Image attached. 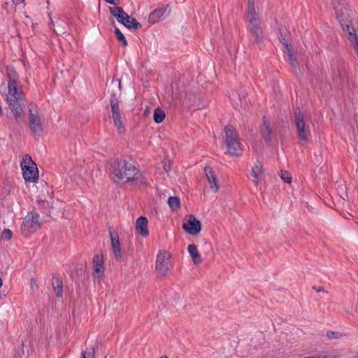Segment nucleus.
<instances>
[{
  "label": "nucleus",
  "mask_w": 358,
  "mask_h": 358,
  "mask_svg": "<svg viewBox=\"0 0 358 358\" xmlns=\"http://www.w3.org/2000/svg\"><path fill=\"white\" fill-rule=\"evenodd\" d=\"M336 356L334 355H317V356H309L305 358H336Z\"/></svg>",
  "instance_id": "obj_37"
},
{
  "label": "nucleus",
  "mask_w": 358,
  "mask_h": 358,
  "mask_svg": "<svg viewBox=\"0 0 358 358\" xmlns=\"http://www.w3.org/2000/svg\"><path fill=\"white\" fill-rule=\"evenodd\" d=\"M12 231L9 229H3L1 237L3 240L8 241L12 238Z\"/></svg>",
  "instance_id": "obj_35"
},
{
  "label": "nucleus",
  "mask_w": 358,
  "mask_h": 358,
  "mask_svg": "<svg viewBox=\"0 0 358 358\" xmlns=\"http://www.w3.org/2000/svg\"><path fill=\"white\" fill-rule=\"evenodd\" d=\"M331 69L334 80L339 83L344 82L345 78L347 77V70L345 62L342 60L336 61L331 64Z\"/></svg>",
  "instance_id": "obj_12"
},
{
  "label": "nucleus",
  "mask_w": 358,
  "mask_h": 358,
  "mask_svg": "<svg viewBox=\"0 0 358 358\" xmlns=\"http://www.w3.org/2000/svg\"><path fill=\"white\" fill-rule=\"evenodd\" d=\"M247 31L249 42L251 45H260L264 38V33L261 25L260 18L257 15H248Z\"/></svg>",
  "instance_id": "obj_3"
},
{
  "label": "nucleus",
  "mask_w": 358,
  "mask_h": 358,
  "mask_svg": "<svg viewBox=\"0 0 358 358\" xmlns=\"http://www.w3.org/2000/svg\"><path fill=\"white\" fill-rule=\"evenodd\" d=\"M338 335H339L338 332L332 331H327V337L331 339L338 338Z\"/></svg>",
  "instance_id": "obj_36"
},
{
  "label": "nucleus",
  "mask_w": 358,
  "mask_h": 358,
  "mask_svg": "<svg viewBox=\"0 0 358 358\" xmlns=\"http://www.w3.org/2000/svg\"><path fill=\"white\" fill-rule=\"evenodd\" d=\"M103 257L101 255H95L92 259L93 271L94 274H101L104 273V268L103 266Z\"/></svg>",
  "instance_id": "obj_21"
},
{
  "label": "nucleus",
  "mask_w": 358,
  "mask_h": 358,
  "mask_svg": "<svg viewBox=\"0 0 358 358\" xmlns=\"http://www.w3.org/2000/svg\"><path fill=\"white\" fill-rule=\"evenodd\" d=\"M253 15H257L255 6V0H248L247 16Z\"/></svg>",
  "instance_id": "obj_31"
},
{
  "label": "nucleus",
  "mask_w": 358,
  "mask_h": 358,
  "mask_svg": "<svg viewBox=\"0 0 358 358\" xmlns=\"http://www.w3.org/2000/svg\"><path fill=\"white\" fill-rule=\"evenodd\" d=\"M113 13H119L117 12V10H115V11L113 12Z\"/></svg>",
  "instance_id": "obj_46"
},
{
  "label": "nucleus",
  "mask_w": 358,
  "mask_h": 358,
  "mask_svg": "<svg viewBox=\"0 0 358 358\" xmlns=\"http://www.w3.org/2000/svg\"><path fill=\"white\" fill-rule=\"evenodd\" d=\"M205 174L206 178L210 185L211 189L217 192L219 190V187L217 183V179L213 171V169L210 166H206L204 169Z\"/></svg>",
  "instance_id": "obj_18"
},
{
  "label": "nucleus",
  "mask_w": 358,
  "mask_h": 358,
  "mask_svg": "<svg viewBox=\"0 0 358 358\" xmlns=\"http://www.w3.org/2000/svg\"><path fill=\"white\" fill-rule=\"evenodd\" d=\"M170 254L166 252H159L157 256L155 268L159 275L166 276L172 268L170 261Z\"/></svg>",
  "instance_id": "obj_9"
},
{
  "label": "nucleus",
  "mask_w": 358,
  "mask_h": 358,
  "mask_svg": "<svg viewBox=\"0 0 358 358\" xmlns=\"http://www.w3.org/2000/svg\"><path fill=\"white\" fill-rule=\"evenodd\" d=\"M168 203L173 210L180 208V200L178 196H170L168 199Z\"/></svg>",
  "instance_id": "obj_28"
},
{
  "label": "nucleus",
  "mask_w": 358,
  "mask_h": 358,
  "mask_svg": "<svg viewBox=\"0 0 358 358\" xmlns=\"http://www.w3.org/2000/svg\"><path fill=\"white\" fill-rule=\"evenodd\" d=\"M110 237L111 240V245L113 248L115 257L117 259H120L122 257V250L119 241V236L117 233L113 231L111 229L109 230Z\"/></svg>",
  "instance_id": "obj_16"
},
{
  "label": "nucleus",
  "mask_w": 358,
  "mask_h": 358,
  "mask_svg": "<svg viewBox=\"0 0 358 358\" xmlns=\"http://www.w3.org/2000/svg\"><path fill=\"white\" fill-rule=\"evenodd\" d=\"M287 52L288 62L293 68H296L299 66V62L296 57L292 52V48L286 49Z\"/></svg>",
  "instance_id": "obj_26"
},
{
  "label": "nucleus",
  "mask_w": 358,
  "mask_h": 358,
  "mask_svg": "<svg viewBox=\"0 0 358 358\" xmlns=\"http://www.w3.org/2000/svg\"><path fill=\"white\" fill-rule=\"evenodd\" d=\"M164 171L166 172L169 171L171 170V164H170V163H169V164L164 163Z\"/></svg>",
  "instance_id": "obj_38"
},
{
  "label": "nucleus",
  "mask_w": 358,
  "mask_h": 358,
  "mask_svg": "<svg viewBox=\"0 0 358 358\" xmlns=\"http://www.w3.org/2000/svg\"><path fill=\"white\" fill-rule=\"evenodd\" d=\"M352 358H358V352L352 357Z\"/></svg>",
  "instance_id": "obj_43"
},
{
  "label": "nucleus",
  "mask_w": 358,
  "mask_h": 358,
  "mask_svg": "<svg viewBox=\"0 0 358 358\" xmlns=\"http://www.w3.org/2000/svg\"><path fill=\"white\" fill-rule=\"evenodd\" d=\"M8 92L16 94V90H22L18 85L19 76L13 66H8L6 69Z\"/></svg>",
  "instance_id": "obj_10"
},
{
  "label": "nucleus",
  "mask_w": 358,
  "mask_h": 358,
  "mask_svg": "<svg viewBox=\"0 0 358 358\" xmlns=\"http://www.w3.org/2000/svg\"><path fill=\"white\" fill-rule=\"evenodd\" d=\"M39 215L35 212H29L24 218L21 226V230L26 236L29 233H33L38 230L41 227L39 222Z\"/></svg>",
  "instance_id": "obj_8"
},
{
  "label": "nucleus",
  "mask_w": 358,
  "mask_h": 358,
  "mask_svg": "<svg viewBox=\"0 0 358 358\" xmlns=\"http://www.w3.org/2000/svg\"><path fill=\"white\" fill-rule=\"evenodd\" d=\"M337 20L343 31L358 56V33L350 24L349 8L345 0H331Z\"/></svg>",
  "instance_id": "obj_2"
},
{
  "label": "nucleus",
  "mask_w": 358,
  "mask_h": 358,
  "mask_svg": "<svg viewBox=\"0 0 358 358\" xmlns=\"http://www.w3.org/2000/svg\"><path fill=\"white\" fill-rule=\"evenodd\" d=\"M114 124L120 133L124 131V127L121 120V115H117L113 117Z\"/></svg>",
  "instance_id": "obj_30"
},
{
  "label": "nucleus",
  "mask_w": 358,
  "mask_h": 358,
  "mask_svg": "<svg viewBox=\"0 0 358 358\" xmlns=\"http://www.w3.org/2000/svg\"><path fill=\"white\" fill-rule=\"evenodd\" d=\"M188 252L189 253L190 257L192 259L193 262L195 264H199L201 262V257L198 251L197 247L194 244L189 245L187 247Z\"/></svg>",
  "instance_id": "obj_23"
},
{
  "label": "nucleus",
  "mask_w": 358,
  "mask_h": 358,
  "mask_svg": "<svg viewBox=\"0 0 358 358\" xmlns=\"http://www.w3.org/2000/svg\"><path fill=\"white\" fill-rule=\"evenodd\" d=\"M294 124L301 144L306 143L311 136L310 124L306 116L299 108L294 113Z\"/></svg>",
  "instance_id": "obj_5"
},
{
  "label": "nucleus",
  "mask_w": 358,
  "mask_h": 358,
  "mask_svg": "<svg viewBox=\"0 0 358 358\" xmlns=\"http://www.w3.org/2000/svg\"><path fill=\"white\" fill-rule=\"evenodd\" d=\"M124 26H125L128 29H133L135 30L139 29L142 27L141 23L137 22L136 19L133 18L129 15H127Z\"/></svg>",
  "instance_id": "obj_25"
},
{
  "label": "nucleus",
  "mask_w": 358,
  "mask_h": 358,
  "mask_svg": "<svg viewBox=\"0 0 358 358\" xmlns=\"http://www.w3.org/2000/svg\"><path fill=\"white\" fill-rule=\"evenodd\" d=\"M117 82H118V87H119V88H120V87H121V83H120V80H118Z\"/></svg>",
  "instance_id": "obj_44"
},
{
  "label": "nucleus",
  "mask_w": 358,
  "mask_h": 358,
  "mask_svg": "<svg viewBox=\"0 0 358 358\" xmlns=\"http://www.w3.org/2000/svg\"><path fill=\"white\" fill-rule=\"evenodd\" d=\"M251 175L253 178L252 181L255 182V185L257 186L259 181L262 180L263 177V166L260 162L257 161L255 162L252 169Z\"/></svg>",
  "instance_id": "obj_19"
},
{
  "label": "nucleus",
  "mask_w": 358,
  "mask_h": 358,
  "mask_svg": "<svg viewBox=\"0 0 358 358\" xmlns=\"http://www.w3.org/2000/svg\"><path fill=\"white\" fill-rule=\"evenodd\" d=\"M160 358H168V357H167V356H166V355H163V356H162Z\"/></svg>",
  "instance_id": "obj_45"
},
{
  "label": "nucleus",
  "mask_w": 358,
  "mask_h": 358,
  "mask_svg": "<svg viewBox=\"0 0 358 358\" xmlns=\"http://www.w3.org/2000/svg\"><path fill=\"white\" fill-rule=\"evenodd\" d=\"M2 285H3L2 279L0 277V287H1ZM3 295V294L0 292V299L2 297Z\"/></svg>",
  "instance_id": "obj_40"
},
{
  "label": "nucleus",
  "mask_w": 358,
  "mask_h": 358,
  "mask_svg": "<svg viewBox=\"0 0 358 358\" xmlns=\"http://www.w3.org/2000/svg\"><path fill=\"white\" fill-rule=\"evenodd\" d=\"M305 358V357H304Z\"/></svg>",
  "instance_id": "obj_47"
},
{
  "label": "nucleus",
  "mask_w": 358,
  "mask_h": 358,
  "mask_svg": "<svg viewBox=\"0 0 358 358\" xmlns=\"http://www.w3.org/2000/svg\"><path fill=\"white\" fill-rule=\"evenodd\" d=\"M165 118V113L159 108L154 111L153 119L156 123H161Z\"/></svg>",
  "instance_id": "obj_27"
},
{
  "label": "nucleus",
  "mask_w": 358,
  "mask_h": 358,
  "mask_svg": "<svg viewBox=\"0 0 358 358\" xmlns=\"http://www.w3.org/2000/svg\"><path fill=\"white\" fill-rule=\"evenodd\" d=\"M7 101L9 108L13 113L14 119L17 124H20L24 117V110L22 106L25 102V94L22 90H16V94L8 92Z\"/></svg>",
  "instance_id": "obj_4"
},
{
  "label": "nucleus",
  "mask_w": 358,
  "mask_h": 358,
  "mask_svg": "<svg viewBox=\"0 0 358 358\" xmlns=\"http://www.w3.org/2000/svg\"><path fill=\"white\" fill-rule=\"evenodd\" d=\"M182 228L187 234L195 236L201 231V223L193 215H189L187 221L183 222Z\"/></svg>",
  "instance_id": "obj_11"
},
{
  "label": "nucleus",
  "mask_w": 358,
  "mask_h": 358,
  "mask_svg": "<svg viewBox=\"0 0 358 358\" xmlns=\"http://www.w3.org/2000/svg\"><path fill=\"white\" fill-rule=\"evenodd\" d=\"M50 22L49 24V27L51 28V25L54 24L52 19L50 17Z\"/></svg>",
  "instance_id": "obj_42"
},
{
  "label": "nucleus",
  "mask_w": 358,
  "mask_h": 358,
  "mask_svg": "<svg viewBox=\"0 0 358 358\" xmlns=\"http://www.w3.org/2000/svg\"><path fill=\"white\" fill-rule=\"evenodd\" d=\"M224 133L227 153L232 157L241 155L243 148L236 129L228 124L224 128Z\"/></svg>",
  "instance_id": "obj_6"
},
{
  "label": "nucleus",
  "mask_w": 358,
  "mask_h": 358,
  "mask_svg": "<svg viewBox=\"0 0 358 358\" xmlns=\"http://www.w3.org/2000/svg\"><path fill=\"white\" fill-rule=\"evenodd\" d=\"M171 13V8L169 5L162 6L155 9L149 15L148 20L152 24H155L164 20Z\"/></svg>",
  "instance_id": "obj_13"
},
{
  "label": "nucleus",
  "mask_w": 358,
  "mask_h": 358,
  "mask_svg": "<svg viewBox=\"0 0 358 358\" xmlns=\"http://www.w3.org/2000/svg\"><path fill=\"white\" fill-rule=\"evenodd\" d=\"M278 38L285 49L292 48V45L288 43L285 38V34L282 31L281 27H278Z\"/></svg>",
  "instance_id": "obj_29"
},
{
  "label": "nucleus",
  "mask_w": 358,
  "mask_h": 358,
  "mask_svg": "<svg viewBox=\"0 0 358 358\" xmlns=\"http://www.w3.org/2000/svg\"><path fill=\"white\" fill-rule=\"evenodd\" d=\"M136 231L142 237H147L149 235L148 229V220L145 217H139L136 222Z\"/></svg>",
  "instance_id": "obj_17"
},
{
  "label": "nucleus",
  "mask_w": 358,
  "mask_h": 358,
  "mask_svg": "<svg viewBox=\"0 0 358 358\" xmlns=\"http://www.w3.org/2000/svg\"><path fill=\"white\" fill-rule=\"evenodd\" d=\"M280 176L281 179L286 183H291L292 182V177L290 176V173L287 171H281Z\"/></svg>",
  "instance_id": "obj_34"
},
{
  "label": "nucleus",
  "mask_w": 358,
  "mask_h": 358,
  "mask_svg": "<svg viewBox=\"0 0 358 358\" xmlns=\"http://www.w3.org/2000/svg\"><path fill=\"white\" fill-rule=\"evenodd\" d=\"M110 178L114 182L128 183L135 182L136 184H145L141 173L133 164L124 159L116 158L112 160L108 167Z\"/></svg>",
  "instance_id": "obj_1"
},
{
  "label": "nucleus",
  "mask_w": 358,
  "mask_h": 358,
  "mask_svg": "<svg viewBox=\"0 0 358 358\" xmlns=\"http://www.w3.org/2000/svg\"><path fill=\"white\" fill-rule=\"evenodd\" d=\"M95 350L94 348L87 349V350H82L81 358H94Z\"/></svg>",
  "instance_id": "obj_33"
},
{
  "label": "nucleus",
  "mask_w": 358,
  "mask_h": 358,
  "mask_svg": "<svg viewBox=\"0 0 358 358\" xmlns=\"http://www.w3.org/2000/svg\"><path fill=\"white\" fill-rule=\"evenodd\" d=\"M115 34L116 35L117 39L120 41L123 46L127 45V41L124 36V34L121 32V31L117 28H115Z\"/></svg>",
  "instance_id": "obj_32"
},
{
  "label": "nucleus",
  "mask_w": 358,
  "mask_h": 358,
  "mask_svg": "<svg viewBox=\"0 0 358 358\" xmlns=\"http://www.w3.org/2000/svg\"><path fill=\"white\" fill-rule=\"evenodd\" d=\"M106 2L110 3V4H114L115 5L116 3L115 2V0H105Z\"/></svg>",
  "instance_id": "obj_41"
},
{
  "label": "nucleus",
  "mask_w": 358,
  "mask_h": 358,
  "mask_svg": "<svg viewBox=\"0 0 358 358\" xmlns=\"http://www.w3.org/2000/svg\"><path fill=\"white\" fill-rule=\"evenodd\" d=\"M30 129L34 133H39L42 131L41 120L37 113H34L31 108L29 109Z\"/></svg>",
  "instance_id": "obj_15"
},
{
  "label": "nucleus",
  "mask_w": 358,
  "mask_h": 358,
  "mask_svg": "<svg viewBox=\"0 0 358 358\" xmlns=\"http://www.w3.org/2000/svg\"><path fill=\"white\" fill-rule=\"evenodd\" d=\"M263 125L261 129V134L264 140V141L268 144L272 145L274 134L270 127L269 120L267 119L266 116L262 117Z\"/></svg>",
  "instance_id": "obj_14"
},
{
  "label": "nucleus",
  "mask_w": 358,
  "mask_h": 358,
  "mask_svg": "<svg viewBox=\"0 0 358 358\" xmlns=\"http://www.w3.org/2000/svg\"><path fill=\"white\" fill-rule=\"evenodd\" d=\"M120 100L114 92L110 94V104L111 107L112 116L120 115L119 109Z\"/></svg>",
  "instance_id": "obj_22"
},
{
  "label": "nucleus",
  "mask_w": 358,
  "mask_h": 358,
  "mask_svg": "<svg viewBox=\"0 0 358 358\" xmlns=\"http://www.w3.org/2000/svg\"><path fill=\"white\" fill-rule=\"evenodd\" d=\"M315 291H317V292H324V287H317L316 286H314L313 287Z\"/></svg>",
  "instance_id": "obj_39"
},
{
  "label": "nucleus",
  "mask_w": 358,
  "mask_h": 358,
  "mask_svg": "<svg viewBox=\"0 0 358 358\" xmlns=\"http://www.w3.org/2000/svg\"><path fill=\"white\" fill-rule=\"evenodd\" d=\"M23 178L26 182H36L38 179V171L36 163L29 155H25L21 162Z\"/></svg>",
  "instance_id": "obj_7"
},
{
  "label": "nucleus",
  "mask_w": 358,
  "mask_h": 358,
  "mask_svg": "<svg viewBox=\"0 0 358 358\" xmlns=\"http://www.w3.org/2000/svg\"><path fill=\"white\" fill-rule=\"evenodd\" d=\"M52 285L55 292L56 296L58 297L62 296L63 293V284L59 278L53 276L52 279Z\"/></svg>",
  "instance_id": "obj_24"
},
{
  "label": "nucleus",
  "mask_w": 358,
  "mask_h": 358,
  "mask_svg": "<svg viewBox=\"0 0 358 358\" xmlns=\"http://www.w3.org/2000/svg\"><path fill=\"white\" fill-rule=\"evenodd\" d=\"M109 10L111 15L114 16L120 23L124 25L128 14L124 12L123 8L119 6L110 7Z\"/></svg>",
  "instance_id": "obj_20"
}]
</instances>
